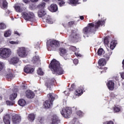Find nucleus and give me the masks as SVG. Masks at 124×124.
<instances>
[{
	"instance_id": "1",
	"label": "nucleus",
	"mask_w": 124,
	"mask_h": 124,
	"mask_svg": "<svg viewBox=\"0 0 124 124\" xmlns=\"http://www.w3.org/2000/svg\"><path fill=\"white\" fill-rule=\"evenodd\" d=\"M49 67L51 69L53 74H55L56 75H62V74H63L62 67H61L60 62L55 59H53L51 62Z\"/></svg>"
},
{
	"instance_id": "2",
	"label": "nucleus",
	"mask_w": 124,
	"mask_h": 124,
	"mask_svg": "<svg viewBox=\"0 0 124 124\" xmlns=\"http://www.w3.org/2000/svg\"><path fill=\"white\" fill-rule=\"evenodd\" d=\"M104 24H105L104 21H99L95 24V25L93 23H89L87 27L83 29V33L88 34V33L93 32V31H95L96 29H97L100 26H103Z\"/></svg>"
},
{
	"instance_id": "3",
	"label": "nucleus",
	"mask_w": 124,
	"mask_h": 124,
	"mask_svg": "<svg viewBox=\"0 0 124 124\" xmlns=\"http://www.w3.org/2000/svg\"><path fill=\"white\" fill-rule=\"evenodd\" d=\"M46 47L48 51H53L57 47H60V43L56 40H49L47 41Z\"/></svg>"
},
{
	"instance_id": "4",
	"label": "nucleus",
	"mask_w": 124,
	"mask_h": 124,
	"mask_svg": "<svg viewBox=\"0 0 124 124\" xmlns=\"http://www.w3.org/2000/svg\"><path fill=\"white\" fill-rule=\"evenodd\" d=\"M12 51L10 48H2L0 49V56L2 59H8L11 56Z\"/></svg>"
},
{
	"instance_id": "5",
	"label": "nucleus",
	"mask_w": 124,
	"mask_h": 124,
	"mask_svg": "<svg viewBox=\"0 0 124 124\" xmlns=\"http://www.w3.org/2000/svg\"><path fill=\"white\" fill-rule=\"evenodd\" d=\"M17 54L19 58H27L29 54V50L25 47H19L17 49Z\"/></svg>"
},
{
	"instance_id": "6",
	"label": "nucleus",
	"mask_w": 124,
	"mask_h": 124,
	"mask_svg": "<svg viewBox=\"0 0 124 124\" xmlns=\"http://www.w3.org/2000/svg\"><path fill=\"white\" fill-rule=\"evenodd\" d=\"M53 95L54 94L52 93H49L47 94L49 99L44 103V106L45 107V108L48 109V108L52 107V106L53 105V101L55 100V97H54Z\"/></svg>"
},
{
	"instance_id": "7",
	"label": "nucleus",
	"mask_w": 124,
	"mask_h": 124,
	"mask_svg": "<svg viewBox=\"0 0 124 124\" xmlns=\"http://www.w3.org/2000/svg\"><path fill=\"white\" fill-rule=\"evenodd\" d=\"M22 16L26 20L33 22L35 20L34 14L31 12H25L22 13Z\"/></svg>"
},
{
	"instance_id": "8",
	"label": "nucleus",
	"mask_w": 124,
	"mask_h": 124,
	"mask_svg": "<svg viewBox=\"0 0 124 124\" xmlns=\"http://www.w3.org/2000/svg\"><path fill=\"white\" fill-rule=\"evenodd\" d=\"M109 38L106 37L104 40V44L106 45H108L110 49V50H114L115 48V47H116V44H117V43H116V41H112L110 42V43L109 44Z\"/></svg>"
},
{
	"instance_id": "9",
	"label": "nucleus",
	"mask_w": 124,
	"mask_h": 124,
	"mask_svg": "<svg viewBox=\"0 0 124 124\" xmlns=\"http://www.w3.org/2000/svg\"><path fill=\"white\" fill-rule=\"evenodd\" d=\"M61 113L63 117L68 118L69 116L72 114V110L71 108L67 107L65 108H63Z\"/></svg>"
},
{
	"instance_id": "10",
	"label": "nucleus",
	"mask_w": 124,
	"mask_h": 124,
	"mask_svg": "<svg viewBox=\"0 0 124 124\" xmlns=\"http://www.w3.org/2000/svg\"><path fill=\"white\" fill-rule=\"evenodd\" d=\"M20 59L19 58L15 56L9 59L8 62L10 64H13V65H15V64H17L19 62Z\"/></svg>"
},
{
	"instance_id": "11",
	"label": "nucleus",
	"mask_w": 124,
	"mask_h": 124,
	"mask_svg": "<svg viewBox=\"0 0 124 124\" xmlns=\"http://www.w3.org/2000/svg\"><path fill=\"white\" fill-rule=\"evenodd\" d=\"M13 124H19L21 122V116L18 114H15L12 117Z\"/></svg>"
},
{
	"instance_id": "12",
	"label": "nucleus",
	"mask_w": 124,
	"mask_h": 124,
	"mask_svg": "<svg viewBox=\"0 0 124 124\" xmlns=\"http://www.w3.org/2000/svg\"><path fill=\"white\" fill-rule=\"evenodd\" d=\"M13 91V93L10 95V97H9L11 100H14V99H15V98L17 97L16 93L17 92H18V89L17 88H15Z\"/></svg>"
},
{
	"instance_id": "13",
	"label": "nucleus",
	"mask_w": 124,
	"mask_h": 124,
	"mask_svg": "<svg viewBox=\"0 0 124 124\" xmlns=\"http://www.w3.org/2000/svg\"><path fill=\"white\" fill-rule=\"evenodd\" d=\"M48 9L51 12H57V11H58V5L55 4H51L50 6L48 7Z\"/></svg>"
},
{
	"instance_id": "14",
	"label": "nucleus",
	"mask_w": 124,
	"mask_h": 124,
	"mask_svg": "<svg viewBox=\"0 0 124 124\" xmlns=\"http://www.w3.org/2000/svg\"><path fill=\"white\" fill-rule=\"evenodd\" d=\"M54 81H55V79L54 78H52L51 79L50 78H47L46 81L45 86H46V87H47V88H50L51 86L53 85V83H54Z\"/></svg>"
},
{
	"instance_id": "15",
	"label": "nucleus",
	"mask_w": 124,
	"mask_h": 124,
	"mask_svg": "<svg viewBox=\"0 0 124 124\" xmlns=\"http://www.w3.org/2000/svg\"><path fill=\"white\" fill-rule=\"evenodd\" d=\"M43 21L44 22H46V23H48V24H53V23H54L52 18H51L50 16L48 15H46L45 17L43 18Z\"/></svg>"
},
{
	"instance_id": "16",
	"label": "nucleus",
	"mask_w": 124,
	"mask_h": 124,
	"mask_svg": "<svg viewBox=\"0 0 124 124\" xmlns=\"http://www.w3.org/2000/svg\"><path fill=\"white\" fill-rule=\"evenodd\" d=\"M113 53V52L112 51V50L108 49V51L107 52V53L104 56V58H105V60L106 61H109V59H110V57H111V55H112V53Z\"/></svg>"
},
{
	"instance_id": "17",
	"label": "nucleus",
	"mask_w": 124,
	"mask_h": 124,
	"mask_svg": "<svg viewBox=\"0 0 124 124\" xmlns=\"http://www.w3.org/2000/svg\"><path fill=\"white\" fill-rule=\"evenodd\" d=\"M60 119L57 115H54L52 118V124H58L60 123Z\"/></svg>"
},
{
	"instance_id": "18",
	"label": "nucleus",
	"mask_w": 124,
	"mask_h": 124,
	"mask_svg": "<svg viewBox=\"0 0 124 124\" xmlns=\"http://www.w3.org/2000/svg\"><path fill=\"white\" fill-rule=\"evenodd\" d=\"M26 96L28 98H33L34 97V93L32 91L28 90L26 92Z\"/></svg>"
},
{
	"instance_id": "19",
	"label": "nucleus",
	"mask_w": 124,
	"mask_h": 124,
	"mask_svg": "<svg viewBox=\"0 0 124 124\" xmlns=\"http://www.w3.org/2000/svg\"><path fill=\"white\" fill-rule=\"evenodd\" d=\"M11 117L9 114L6 115L3 118V122L5 124H10Z\"/></svg>"
},
{
	"instance_id": "20",
	"label": "nucleus",
	"mask_w": 124,
	"mask_h": 124,
	"mask_svg": "<svg viewBox=\"0 0 124 124\" xmlns=\"http://www.w3.org/2000/svg\"><path fill=\"white\" fill-rule=\"evenodd\" d=\"M24 72H25L26 73H32V72L34 71V69H33V68H31L29 66H26L24 67Z\"/></svg>"
},
{
	"instance_id": "21",
	"label": "nucleus",
	"mask_w": 124,
	"mask_h": 124,
	"mask_svg": "<svg viewBox=\"0 0 124 124\" xmlns=\"http://www.w3.org/2000/svg\"><path fill=\"white\" fill-rule=\"evenodd\" d=\"M0 6L1 8H6L7 7V2L6 0H0Z\"/></svg>"
},
{
	"instance_id": "22",
	"label": "nucleus",
	"mask_w": 124,
	"mask_h": 124,
	"mask_svg": "<svg viewBox=\"0 0 124 124\" xmlns=\"http://www.w3.org/2000/svg\"><path fill=\"white\" fill-rule=\"evenodd\" d=\"M107 85L109 90H110L111 91L114 90V82L109 81L107 83Z\"/></svg>"
},
{
	"instance_id": "23",
	"label": "nucleus",
	"mask_w": 124,
	"mask_h": 124,
	"mask_svg": "<svg viewBox=\"0 0 124 124\" xmlns=\"http://www.w3.org/2000/svg\"><path fill=\"white\" fill-rule=\"evenodd\" d=\"M21 5H22L21 4H16L15 5L14 7L16 12H22V8H21Z\"/></svg>"
},
{
	"instance_id": "24",
	"label": "nucleus",
	"mask_w": 124,
	"mask_h": 124,
	"mask_svg": "<svg viewBox=\"0 0 124 124\" xmlns=\"http://www.w3.org/2000/svg\"><path fill=\"white\" fill-rule=\"evenodd\" d=\"M32 62H33V63H39L40 62L39 57H38L37 55L34 56L32 60Z\"/></svg>"
},
{
	"instance_id": "25",
	"label": "nucleus",
	"mask_w": 124,
	"mask_h": 124,
	"mask_svg": "<svg viewBox=\"0 0 124 124\" xmlns=\"http://www.w3.org/2000/svg\"><path fill=\"white\" fill-rule=\"evenodd\" d=\"M98 64L100 66H104L106 65V61L105 59H100L98 61Z\"/></svg>"
},
{
	"instance_id": "26",
	"label": "nucleus",
	"mask_w": 124,
	"mask_h": 124,
	"mask_svg": "<svg viewBox=\"0 0 124 124\" xmlns=\"http://www.w3.org/2000/svg\"><path fill=\"white\" fill-rule=\"evenodd\" d=\"M18 103L20 106L22 107L26 106V105H27V102H26V100L23 99H20L18 101Z\"/></svg>"
},
{
	"instance_id": "27",
	"label": "nucleus",
	"mask_w": 124,
	"mask_h": 124,
	"mask_svg": "<svg viewBox=\"0 0 124 124\" xmlns=\"http://www.w3.org/2000/svg\"><path fill=\"white\" fill-rule=\"evenodd\" d=\"M38 15L39 17H43V16H45V15H46V12L44 9L39 10L38 12Z\"/></svg>"
},
{
	"instance_id": "28",
	"label": "nucleus",
	"mask_w": 124,
	"mask_h": 124,
	"mask_svg": "<svg viewBox=\"0 0 124 124\" xmlns=\"http://www.w3.org/2000/svg\"><path fill=\"white\" fill-rule=\"evenodd\" d=\"M82 94H83V91H82V89H78L77 90L75 93V95H77V96L82 95Z\"/></svg>"
},
{
	"instance_id": "29",
	"label": "nucleus",
	"mask_w": 124,
	"mask_h": 124,
	"mask_svg": "<svg viewBox=\"0 0 124 124\" xmlns=\"http://www.w3.org/2000/svg\"><path fill=\"white\" fill-rule=\"evenodd\" d=\"M8 71L10 73L7 75V78L8 79H12V78H13V70L9 69Z\"/></svg>"
},
{
	"instance_id": "30",
	"label": "nucleus",
	"mask_w": 124,
	"mask_h": 124,
	"mask_svg": "<svg viewBox=\"0 0 124 124\" xmlns=\"http://www.w3.org/2000/svg\"><path fill=\"white\" fill-rule=\"evenodd\" d=\"M98 56H102L105 54V51L102 48H99L97 51Z\"/></svg>"
},
{
	"instance_id": "31",
	"label": "nucleus",
	"mask_w": 124,
	"mask_h": 124,
	"mask_svg": "<svg viewBox=\"0 0 124 124\" xmlns=\"http://www.w3.org/2000/svg\"><path fill=\"white\" fill-rule=\"evenodd\" d=\"M35 119V116L33 114H31L29 115L28 120L30 122H33Z\"/></svg>"
},
{
	"instance_id": "32",
	"label": "nucleus",
	"mask_w": 124,
	"mask_h": 124,
	"mask_svg": "<svg viewBox=\"0 0 124 124\" xmlns=\"http://www.w3.org/2000/svg\"><path fill=\"white\" fill-rule=\"evenodd\" d=\"M60 55L63 57L66 55V50L63 48H61L60 49Z\"/></svg>"
},
{
	"instance_id": "33",
	"label": "nucleus",
	"mask_w": 124,
	"mask_h": 124,
	"mask_svg": "<svg viewBox=\"0 0 124 124\" xmlns=\"http://www.w3.org/2000/svg\"><path fill=\"white\" fill-rule=\"evenodd\" d=\"M78 2V0H68V3L72 5H76Z\"/></svg>"
},
{
	"instance_id": "34",
	"label": "nucleus",
	"mask_w": 124,
	"mask_h": 124,
	"mask_svg": "<svg viewBox=\"0 0 124 124\" xmlns=\"http://www.w3.org/2000/svg\"><path fill=\"white\" fill-rule=\"evenodd\" d=\"M46 5V3H45L44 2H42L38 5L37 7H38V8L41 9L42 8V9L44 8V7H45Z\"/></svg>"
},
{
	"instance_id": "35",
	"label": "nucleus",
	"mask_w": 124,
	"mask_h": 124,
	"mask_svg": "<svg viewBox=\"0 0 124 124\" xmlns=\"http://www.w3.org/2000/svg\"><path fill=\"white\" fill-rule=\"evenodd\" d=\"M11 35V31L10 30H7L4 34L5 37H9Z\"/></svg>"
},
{
	"instance_id": "36",
	"label": "nucleus",
	"mask_w": 124,
	"mask_h": 124,
	"mask_svg": "<svg viewBox=\"0 0 124 124\" xmlns=\"http://www.w3.org/2000/svg\"><path fill=\"white\" fill-rule=\"evenodd\" d=\"M6 28V25L3 23H0V30H4Z\"/></svg>"
},
{
	"instance_id": "37",
	"label": "nucleus",
	"mask_w": 124,
	"mask_h": 124,
	"mask_svg": "<svg viewBox=\"0 0 124 124\" xmlns=\"http://www.w3.org/2000/svg\"><path fill=\"white\" fill-rule=\"evenodd\" d=\"M37 73L39 75H43L44 74V72L42 71L41 68H39V70L37 71Z\"/></svg>"
},
{
	"instance_id": "38",
	"label": "nucleus",
	"mask_w": 124,
	"mask_h": 124,
	"mask_svg": "<svg viewBox=\"0 0 124 124\" xmlns=\"http://www.w3.org/2000/svg\"><path fill=\"white\" fill-rule=\"evenodd\" d=\"M4 66V63L2 62H0V71H1L3 69Z\"/></svg>"
},
{
	"instance_id": "39",
	"label": "nucleus",
	"mask_w": 124,
	"mask_h": 124,
	"mask_svg": "<svg viewBox=\"0 0 124 124\" xmlns=\"http://www.w3.org/2000/svg\"><path fill=\"white\" fill-rule=\"evenodd\" d=\"M6 102L7 105H9L10 106L14 105V102H11L9 101H7Z\"/></svg>"
},
{
	"instance_id": "40",
	"label": "nucleus",
	"mask_w": 124,
	"mask_h": 124,
	"mask_svg": "<svg viewBox=\"0 0 124 124\" xmlns=\"http://www.w3.org/2000/svg\"><path fill=\"white\" fill-rule=\"evenodd\" d=\"M114 110L115 112H116V113H117L118 112H120V111H121V108H119L118 107H115L114 108Z\"/></svg>"
},
{
	"instance_id": "41",
	"label": "nucleus",
	"mask_w": 124,
	"mask_h": 124,
	"mask_svg": "<svg viewBox=\"0 0 124 124\" xmlns=\"http://www.w3.org/2000/svg\"><path fill=\"white\" fill-rule=\"evenodd\" d=\"M77 115L78 116H79V117H82L83 115H84V113L81 111V110H79L77 112Z\"/></svg>"
},
{
	"instance_id": "42",
	"label": "nucleus",
	"mask_w": 124,
	"mask_h": 124,
	"mask_svg": "<svg viewBox=\"0 0 124 124\" xmlns=\"http://www.w3.org/2000/svg\"><path fill=\"white\" fill-rule=\"evenodd\" d=\"M65 4V2L63 0H61V1L59 2V5L60 6H63Z\"/></svg>"
},
{
	"instance_id": "43",
	"label": "nucleus",
	"mask_w": 124,
	"mask_h": 124,
	"mask_svg": "<svg viewBox=\"0 0 124 124\" xmlns=\"http://www.w3.org/2000/svg\"><path fill=\"white\" fill-rule=\"evenodd\" d=\"M9 43L10 44H19V42H17V41H10Z\"/></svg>"
},
{
	"instance_id": "44",
	"label": "nucleus",
	"mask_w": 124,
	"mask_h": 124,
	"mask_svg": "<svg viewBox=\"0 0 124 124\" xmlns=\"http://www.w3.org/2000/svg\"><path fill=\"white\" fill-rule=\"evenodd\" d=\"M73 122H74V124H80V123H79V122H78V121H77V119L76 118L74 119Z\"/></svg>"
},
{
	"instance_id": "45",
	"label": "nucleus",
	"mask_w": 124,
	"mask_h": 124,
	"mask_svg": "<svg viewBox=\"0 0 124 124\" xmlns=\"http://www.w3.org/2000/svg\"><path fill=\"white\" fill-rule=\"evenodd\" d=\"M73 62L75 64H78V62H79V61L78 60V59H74L73 61Z\"/></svg>"
},
{
	"instance_id": "46",
	"label": "nucleus",
	"mask_w": 124,
	"mask_h": 124,
	"mask_svg": "<svg viewBox=\"0 0 124 124\" xmlns=\"http://www.w3.org/2000/svg\"><path fill=\"white\" fill-rule=\"evenodd\" d=\"M71 49L73 51H76V50H77V48H76V47L73 46H71Z\"/></svg>"
},
{
	"instance_id": "47",
	"label": "nucleus",
	"mask_w": 124,
	"mask_h": 124,
	"mask_svg": "<svg viewBox=\"0 0 124 124\" xmlns=\"http://www.w3.org/2000/svg\"><path fill=\"white\" fill-rule=\"evenodd\" d=\"M120 75H121V77L122 78L124 79V72H121L120 73Z\"/></svg>"
},
{
	"instance_id": "48",
	"label": "nucleus",
	"mask_w": 124,
	"mask_h": 124,
	"mask_svg": "<svg viewBox=\"0 0 124 124\" xmlns=\"http://www.w3.org/2000/svg\"><path fill=\"white\" fill-rule=\"evenodd\" d=\"M38 120L39 122L41 123V124H42V123H43L44 120L42 118H39Z\"/></svg>"
},
{
	"instance_id": "49",
	"label": "nucleus",
	"mask_w": 124,
	"mask_h": 124,
	"mask_svg": "<svg viewBox=\"0 0 124 124\" xmlns=\"http://www.w3.org/2000/svg\"><path fill=\"white\" fill-rule=\"evenodd\" d=\"M30 0H23V2L25 3H29V2H30Z\"/></svg>"
},
{
	"instance_id": "50",
	"label": "nucleus",
	"mask_w": 124,
	"mask_h": 124,
	"mask_svg": "<svg viewBox=\"0 0 124 124\" xmlns=\"http://www.w3.org/2000/svg\"><path fill=\"white\" fill-rule=\"evenodd\" d=\"M30 0L32 2H37V1H38V0Z\"/></svg>"
},
{
	"instance_id": "51",
	"label": "nucleus",
	"mask_w": 124,
	"mask_h": 124,
	"mask_svg": "<svg viewBox=\"0 0 124 124\" xmlns=\"http://www.w3.org/2000/svg\"><path fill=\"white\" fill-rule=\"evenodd\" d=\"M6 13H7V14H10L11 13V12L9 10H7L6 11Z\"/></svg>"
},
{
	"instance_id": "52",
	"label": "nucleus",
	"mask_w": 124,
	"mask_h": 124,
	"mask_svg": "<svg viewBox=\"0 0 124 124\" xmlns=\"http://www.w3.org/2000/svg\"><path fill=\"white\" fill-rule=\"evenodd\" d=\"M107 124H114V123L112 121H109L107 123Z\"/></svg>"
},
{
	"instance_id": "53",
	"label": "nucleus",
	"mask_w": 124,
	"mask_h": 124,
	"mask_svg": "<svg viewBox=\"0 0 124 124\" xmlns=\"http://www.w3.org/2000/svg\"><path fill=\"white\" fill-rule=\"evenodd\" d=\"M75 55L77 56V57H79V56H80V54H79V53H76V52H75Z\"/></svg>"
},
{
	"instance_id": "54",
	"label": "nucleus",
	"mask_w": 124,
	"mask_h": 124,
	"mask_svg": "<svg viewBox=\"0 0 124 124\" xmlns=\"http://www.w3.org/2000/svg\"><path fill=\"white\" fill-rule=\"evenodd\" d=\"M15 34H17V35H18L19 36H20V34H19L17 31L15 32Z\"/></svg>"
},
{
	"instance_id": "55",
	"label": "nucleus",
	"mask_w": 124,
	"mask_h": 124,
	"mask_svg": "<svg viewBox=\"0 0 124 124\" xmlns=\"http://www.w3.org/2000/svg\"><path fill=\"white\" fill-rule=\"evenodd\" d=\"M80 19L81 20H84V16H80Z\"/></svg>"
},
{
	"instance_id": "56",
	"label": "nucleus",
	"mask_w": 124,
	"mask_h": 124,
	"mask_svg": "<svg viewBox=\"0 0 124 124\" xmlns=\"http://www.w3.org/2000/svg\"><path fill=\"white\" fill-rule=\"evenodd\" d=\"M69 24H70V25H73V24H74V22H73V21L70 22H69Z\"/></svg>"
},
{
	"instance_id": "57",
	"label": "nucleus",
	"mask_w": 124,
	"mask_h": 124,
	"mask_svg": "<svg viewBox=\"0 0 124 124\" xmlns=\"http://www.w3.org/2000/svg\"><path fill=\"white\" fill-rule=\"evenodd\" d=\"M44 1H45V2H48V1H49L50 0H43Z\"/></svg>"
},
{
	"instance_id": "58",
	"label": "nucleus",
	"mask_w": 124,
	"mask_h": 124,
	"mask_svg": "<svg viewBox=\"0 0 124 124\" xmlns=\"http://www.w3.org/2000/svg\"><path fill=\"white\" fill-rule=\"evenodd\" d=\"M71 87H72V88H74V87H75V84H72V86H71Z\"/></svg>"
},
{
	"instance_id": "59",
	"label": "nucleus",
	"mask_w": 124,
	"mask_h": 124,
	"mask_svg": "<svg viewBox=\"0 0 124 124\" xmlns=\"http://www.w3.org/2000/svg\"><path fill=\"white\" fill-rule=\"evenodd\" d=\"M103 72H106V71H102L101 72V73H103Z\"/></svg>"
},
{
	"instance_id": "60",
	"label": "nucleus",
	"mask_w": 124,
	"mask_h": 124,
	"mask_svg": "<svg viewBox=\"0 0 124 124\" xmlns=\"http://www.w3.org/2000/svg\"><path fill=\"white\" fill-rule=\"evenodd\" d=\"M104 70H107V68H104Z\"/></svg>"
},
{
	"instance_id": "61",
	"label": "nucleus",
	"mask_w": 124,
	"mask_h": 124,
	"mask_svg": "<svg viewBox=\"0 0 124 124\" xmlns=\"http://www.w3.org/2000/svg\"><path fill=\"white\" fill-rule=\"evenodd\" d=\"M34 92H35V93H37V90H35Z\"/></svg>"
},
{
	"instance_id": "62",
	"label": "nucleus",
	"mask_w": 124,
	"mask_h": 124,
	"mask_svg": "<svg viewBox=\"0 0 124 124\" xmlns=\"http://www.w3.org/2000/svg\"><path fill=\"white\" fill-rule=\"evenodd\" d=\"M83 1H87V0H83Z\"/></svg>"
},
{
	"instance_id": "63",
	"label": "nucleus",
	"mask_w": 124,
	"mask_h": 124,
	"mask_svg": "<svg viewBox=\"0 0 124 124\" xmlns=\"http://www.w3.org/2000/svg\"><path fill=\"white\" fill-rule=\"evenodd\" d=\"M64 59H65V60H67V58H64Z\"/></svg>"
},
{
	"instance_id": "64",
	"label": "nucleus",
	"mask_w": 124,
	"mask_h": 124,
	"mask_svg": "<svg viewBox=\"0 0 124 124\" xmlns=\"http://www.w3.org/2000/svg\"><path fill=\"white\" fill-rule=\"evenodd\" d=\"M58 0V1H61V0Z\"/></svg>"
}]
</instances>
